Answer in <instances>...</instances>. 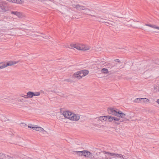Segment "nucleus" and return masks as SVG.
I'll return each mask as SVG.
<instances>
[{
	"label": "nucleus",
	"instance_id": "5701e85b",
	"mask_svg": "<svg viewBox=\"0 0 159 159\" xmlns=\"http://www.w3.org/2000/svg\"><path fill=\"white\" fill-rule=\"evenodd\" d=\"M151 28H155V29H157L158 30H159V27H158L157 26H156L155 25H152Z\"/></svg>",
	"mask_w": 159,
	"mask_h": 159
},
{
	"label": "nucleus",
	"instance_id": "39448f33",
	"mask_svg": "<svg viewBox=\"0 0 159 159\" xmlns=\"http://www.w3.org/2000/svg\"><path fill=\"white\" fill-rule=\"evenodd\" d=\"M110 156H113L114 157L120 158L124 159L123 156L121 154H118L116 153H110Z\"/></svg>",
	"mask_w": 159,
	"mask_h": 159
},
{
	"label": "nucleus",
	"instance_id": "f8f14e48",
	"mask_svg": "<svg viewBox=\"0 0 159 159\" xmlns=\"http://www.w3.org/2000/svg\"><path fill=\"white\" fill-rule=\"evenodd\" d=\"M11 13L16 15L19 17H21V14L19 12L12 11L11 12Z\"/></svg>",
	"mask_w": 159,
	"mask_h": 159
},
{
	"label": "nucleus",
	"instance_id": "f704fd0d",
	"mask_svg": "<svg viewBox=\"0 0 159 159\" xmlns=\"http://www.w3.org/2000/svg\"><path fill=\"white\" fill-rule=\"evenodd\" d=\"M93 16V17H96V16Z\"/></svg>",
	"mask_w": 159,
	"mask_h": 159
},
{
	"label": "nucleus",
	"instance_id": "6ab92c4d",
	"mask_svg": "<svg viewBox=\"0 0 159 159\" xmlns=\"http://www.w3.org/2000/svg\"><path fill=\"white\" fill-rule=\"evenodd\" d=\"M76 153L80 156H83V153H84V151H76Z\"/></svg>",
	"mask_w": 159,
	"mask_h": 159
},
{
	"label": "nucleus",
	"instance_id": "a211bd4d",
	"mask_svg": "<svg viewBox=\"0 0 159 159\" xmlns=\"http://www.w3.org/2000/svg\"><path fill=\"white\" fill-rule=\"evenodd\" d=\"M102 72L104 74H107L108 73V70L106 68H103L102 69Z\"/></svg>",
	"mask_w": 159,
	"mask_h": 159
},
{
	"label": "nucleus",
	"instance_id": "4be33fe9",
	"mask_svg": "<svg viewBox=\"0 0 159 159\" xmlns=\"http://www.w3.org/2000/svg\"><path fill=\"white\" fill-rule=\"evenodd\" d=\"M149 101V99L148 98H143V100H142V101L143 102H148Z\"/></svg>",
	"mask_w": 159,
	"mask_h": 159
},
{
	"label": "nucleus",
	"instance_id": "dca6fc26",
	"mask_svg": "<svg viewBox=\"0 0 159 159\" xmlns=\"http://www.w3.org/2000/svg\"><path fill=\"white\" fill-rule=\"evenodd\" d=\"M120 120V119L117 118L115 117H114L113 118V122H115L116 124H120V123H117V121H119Z\"/></svg>",
	"mask_w": 159,
	"mask_h": 159
},
{
	"label": "nucleus",
	"instance_id": "423d86ee",
	"mask_svg": "<svg viewBox=\"0 0 159 159\" xmlns=\"http://www.w3.org/2000/svg\"><path fill=\"white\" fill-rule=\"evenodd\" d=\"M37 131L41 132L43 133H44L45 132H46L41 127H39L37 125H34V129Z\"/></svg>",
	"mask_w": 159,
	"mask_h": 159
},
{
	"label": "nucleus",
	"instance_id": "bb28decb",
	"mask_svg": "<svg viewBox=\"0 0 159 159\" xmlns=\"http://www.w3.org/2000/svg\"><path fill=\"white\" fill-rule=\"evenodd\" d=\"M7 99L6 97H5L4 98H3L2 97H0V100H3V99Z\"/></svg>",
	"mask_w": 159,
	"mask_h": 159
},
{
	"label": "nucleus",
	"instance_id": "cd10ccee",
	"mask_svg": "<svg viewBox=\"0 0 159 159\" xmlns=\"http://www.w3.org/2000/svg\"><path fill=\"white\" fill-rule=\"evenodd\" d=\"M114 65H111L109 67H108V68H110V69H111L113 67H114Z\"/></svg>",
	"mask_w": 159,
	"mask_h": 159
},
{
	"label": "nucleus",
	"instance_id": "f3484780",
	"mask_svg": "<svg viewBox=\"0 0 159 159\" xmlns=\"http://www.w3.org/2000/svg\"><path fill=\"white\" fill-rule=\"evenodd\" d=\"M6 156L5 154L0 153V159H6Z\"/></svg>",
	"mask_w": 159,
	"mask_h": 159
},
{
	"label": "nucleus",
	"instance_id": "393cba45",
	"mask_svg": "<svg viewBox=\"0 0 159 159\" xmlns=\"http://www.w3.org/2000/svg\"><path fill=\"white\" fill-rule=\"evenodd\" d=\"M21 97H24L25 98H28L27 94V95H24L23 94L21 96Z\"/></svg>",
	"mask_w": 159,
	"mask_h": 159
},
{
	"label": "nucleus",
	"instance_id": "f257e3e1",
	"mask_svg": "<svg viewBox=\"0 0 159 159\" xmlns=\"http://www.w3.org/2000/svg\"><path fill=\"white\" fill-rule=\"evenodd\" d=\"M62 114L66 118L73 121H77L79 120L80 116L78 114H76L69 111L63 112Z\"/></svg>",
	"mask_w": 159,
	"mask_h": 159
},
{
	"label": "nucleus",
	"instance_id": "20e7f679",
	"mask_svg": "<svg viewBox=\"0 0 159 159\" xmlns=\"http://www.w3.org/2000/svg\"><path fill=\"white\" fill-rule=\"evenodd\" d=\"M83 156L86 157H89V158H92V153L89 152L87 151H84V153H83Z\"/></svg>",
	"mask_w": 159,
	"mask_h": 159
},
{
	"label": "nucleus",
	"instance_id": "c756f323",
	"mask_svg": "<svg viewBox=\"0 0 159 159\" xmlns=\"http://www.w3.org/2000/svg\"><path fill=\"white\" fill-rule=\"evenodd\" d=\"M145 25L147 26H149L150 27H151L152 25H150V24H146Z\"/></svg>",
	"mask_w": 159,
	"mask_h": 159
},
{
	"label": "nucleus",
	"instance_id": "2eb2a0df",
	"mask_svg": "<svg viewBox=\"0 0 159 159\" xmlns=\"http://www.w3.org/2000/svg\"><path fill=\"white\" fill-rule=\"evenodd\" d=\"M114 117L108 116L107 121L109 122H112L113 121Z\"/></svg>",
	"mask_w": 159,
	"mask_h": 159
},
{
	"label": "nucleus",
	"instance_id": "6e6552de",
	"mask_svg": "<svg viewBox=\"0 0 159 159\" xmlns=\"http://www.w3.org/2000/svg\"><path fill=\"white\" fill-rule=\"evenodd\" d=\"M74 76L75 78L78 79H80L82 77L80 71H77L74 74Z\"/></svg>",
	"mask_w": 159,
	"mask_h": 159
},
{
	"label": "nucleus",
	"instance_id": "7ed1b4c3",
	"mask_svg": "<svg viewBox=\"0 0 159 159\" xmlns=\"http://www.w3.org/2000/svg\"><path fill=\"white\" fill-rule=\"evenodd\" d=\"M71 47L75 48L80 50L86 51L89 49V47L87 45L79 43L71 44Z\"/></svg>",
	"mask_w": 159,
	"mask_h": 159
},
{
	"label": "nucleus",
	"instance_id": "473e14b6",
	"mask_svg": "<svg viewBox=\"0 0 159 159\" xmlns=\"http://www.w3.org/2000/svg\"><path fill=\"white\" fill-rule=\"evenodd\" d=\"M156 102L158 104H159V99H157Z\"/></svg>",
	"mask_w": 159,
	"mask_h": 159
},
{
	"label": "nucleus",
	"instance_id": "c85d7f7f",
	"mask_svg": "<svg viewBox=\"0 0 159 159\" xmlns=\"http://www.w3.org/2000/svg\"><path fill=\"white\" fill-rule=\"evenodd\" d=\"M104 152L105 154H108L110 155V153H110V152Z\"/></svg>",
	"mask_w": 159,
	"mask_h": 159
},
{
	"label": "nucleus",
	"instance_id": "4468645a",
	"mask_svg": "<svg viewBox=\"0 0 159 159\" xmlns=\"http://www.w3.org/2000/svg\"><path fill=\"white\" fill-rule=\"evenodd\" d=\"M84 10V11L83 12L85 14H87L88 15H90L89 14V12L91 11L88 8H85V9Z\"/></svg>",
	"mask_w": 159,
	"mask_h": 159
},
{
	"label": "nucleus",
	"instance_id": "b1692460",
	"mask_svg": "<svg viewBox=\"0 0 159 159\" xmlns=\"http://www.w3.org/2000/svg\"><path fill=\"white\" fill-rule=\"evenodd\" d=\"M40 95L39 92L34 93V96H39Z\"/></svg>",
	"mask_w": 159,
	"mask_h": 159
},
{
	"label": "nucleus",
	"instance_id": "1a4fd4ad",
	"mask_svg": "<svg viewBox=\"0 0 159 159\" xmlns=\"http://www.w3.org/2000/svg\"><path fill=\"white\" fill-rule=\"evenodd\" d=\"M18 61H9L7 62V63H5V67L9 66H11L14 64H15L18 63Z\"/></svg>",
	"mask_w": 159,
	"mask_h": 159
},
{
	"label": "nucleus",
	"instance_id": "a878e982",
	"mask_svg": "<svg viewBox=\"0 0 159 159\" xmlns=\"http://www.w3.org/2000/svg\"><path fill=\"white\" fill-rule=\"evenodd\" d=\"M28 128H32L33 129H34V126H33L30 125H28Z\"/></svg>",
	"mask_w": 159,
	"mask_h": 159
},
{
	"label": "nucleus",
	"instance_id": "9b49d317",
	"mask_svg": "<svg viewBox=\"0 0 159 159\" xmlns=\"http://www.w3.org/2000/svg\"><path fill=\"white\" fill-rule=\"evenodd\" d=\"M108 116H101L99 117V119L102 121H106L107 120Z\"/></svg>",
	"mask_w": 159,
	"mask_h": 159
},
{
	"label": "nucleus",
	"instance_id": "9d476101",
	"mask_svg": "<svg viewBox=\"0 0 159 159\" xmlns=\"http://www.w3.org/2000/svg\"><path fill=\"white\" fill-rule=\"evenodd\" d=\"M81 75L82 76V77H84L85 76L87 75L89 73V71L87 70H83L80 71Z\"/></svg>",
	"mask_w": 159,
	"mask_h": 159
},
{
	"label": "nucleus",
	"instance_id": "f03ea898",
	"mask_svg": "<svg viewBox=\"0 0 159 159\" xmlns=\"http://www.w3.org/2000/svg\"><path fill=\"white\" fill-rule=\"evenodd\" d=\"M107 110L109 113L122 118H124V116H125V114L121 111H117L113 108H108Z\"/></svg>",
	"mask_w": 159,
	"mask_h": 159
},
{
	"label": "nucleus",
	"instance_id": "412c9836",
	"mask_svg": "<svg viewBox=\"0 0 159 159\" xmlns=\"http://www.w3.org/2000/svg\"><path fill=\"white\" fill-rule=\"evenodd\" d=\"M143 100V98H136L135 100V102H139L141 101H142Z\"/></svg>",
	"mask_w": 159,
	"mask_h": 159
},
{
	"label": "nucleus",
	"instance_id": "0eeeda50",
	"mask_svg": "<svg viewBox=\"0 0 159 159\" xmlns=\"http://www.w3.org/2000/svg\"><path fill=\"white\" fill-rule=\"evenodd\" d=\"M73 7L74 8H76L78 10H84L85 9V7L82 6H80L79 5L77 4L74 5Z\"/></svg>",
	"mask_w": 159,
	"mask_h": 159
},
{
	"label": "nucleus",
	"instance_id": "72a5a7b5",
	"mask_svg": "<svg viewBox=\"0 0 159 159\" xmlns=\"http://www.w3.org/2000/svg\"><path fill=\"white\" fill-rule=\"evenodd\" d=\"M65 80L67 81H68V80Z\"/></svg>",
	"mask_w": 159,
	"mask_h": 159
},
{
	"label": "nucleus",
	"instance_id": "7c9ffc66",
	"mask_svg": "<svg viewBox=\"0 0 159 159\" xmlns=\"http://www.w3.org/2000/svg\"><path fill=\"white\" fill-rule=\"evenodd\" d=\"M39 1L41 2H44L47 0H38Z\"/></svg>",
	"mask_w": 159,
	"mask_h": 159
},
{
	"label": "nucleus",
	"instance_id": "ddd939ff",
	"mask_svg": "<svg viewBox=\"0 0 159 159\" xmlns=\"http://www.w3.org/2000/svg\"><path fill=\"white\" fill-rule=\"evenodd\" d=\"M28 98H32L34 96V92L29 91L27 93Z\"/></svg>",
	"mask_w": 159,
	"mask_h": 159
},
{
	"label": "nucleus",
	"instance_id": "aec40b11",
	"mask_svg": "<svg viewBox=\"0 0 159 159\" xmlns=\"http://www.w3.org/2000/svg\"><path fill=\"white\" fill-rule=\"evenodd\" d=\"M5 67V63H0V69H3Z\"/></svg>",
	"mask_w": 159,
	"mask_h": 159
},
{
	"label": "nucleus",
	"instance_id": "2f4dec72",
	"mask_svg": "<svg viewBox=\"0 0 159 159\" xmlns=\"http://www.w3.org/2000/svg\"><path fill=\"white\" fill-rule=\"evenodd\" d=\"M115 61H117V62H120V60L119 59H118L115 60Z\"/></svg>",
	"mask_w": 159,
	"mask_h": 159
}]
</instances>
